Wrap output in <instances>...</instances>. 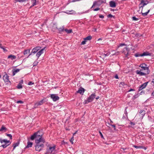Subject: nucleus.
<instances>
[{"instance_id":"nucleus-1","label":"nucleus","mask_w":154,"mask_h":154,"mask_svg":"<svg viewBox=\"0 0 154 154\" xmlns=\"http://www.w3.org/2000/svg\"><path fill=\"white\" fill-rule=\"evenodd\" d=\"M149 2L147 0H141V2L139 5V7L140 8H142V11L141 14L143 16H145L147 15L148 14L150 11V9H148V11L145 13H143L142 12L143 7L149 3Z\"/></svg>"},{"instance_id":"nucleus-2","label":"nucleus","mask_w":154,"mask_h":154,"mask_svg":"<svg viewBox=\"0 0 154 154\" xmlns=\"http://www.w3.org/2000/svg\"><path fill=\"white\" fill-rule=\"evenodd\" d=\"M41 140L39 139L38 140H35V143L36 144L35 146V150L36 151L40 152L42 150L44 147L43 143H42V141H41Z\"/></svg>"},{"instance_id":"nucleus-3","label":"nucleus","mask_w":154,"mask_h":154,"mask_svg":"<svg viewBox=\"0 0 154 154\" xmlns=\"http://www.w3.org/2000/svg\"><path fill=\"white\" fill-rule=\"evenodd\" d=\"M36 133V135L37 137V139L35 140H38L39 139L41 140V141H42V143H45V140L42 137V132L40 131H38L35 132Z\"/></svg>"},{"instance_id":"nucleus-4","label":"nucleus","mask_w":154,"mask_h":154,"mask_svg":"<svg viewBox=\"0 0 154 154\" xmlns=\"http://www.w3.org/2000/svg\"><path fill=\"white\" fill-rule=\"evenodd\" d=\"M56 148V146L55 145H54L53 146H47L46 149V152L45 154L51 153Z\"/></svg>"},{"instance_id":"nucleus-5","label":"nucleus","mask_w":154,"mask_h":154,"mask_svg":"<svg viewBox=\"0 0 154 154\" xmlns=\"http://www.w3.org/2000/svg\"><path fill=\"white\" fill-rule=\"evenodd\" d=\"M147 66V65L145 63H142L139 66L142 69H140L141 70H146V72H147V74H149L150 72V71L149 67Z\"/></svg>"},{"instance_id":"nucleus-6","label":"nucleus","mask_w":154,"mask_h":154,"mask_svg":"<svg viewBox=\"0 0 154 154\" xmlns=\"http://www.w3.org/2000/svg\"><path fill=\"white\" fill-rule=\"evenodd\" d=\"M150 56L151 55V54L149 53L148 51L144 52L142 54H139V53H137L134 54V56L136 57H143L144 56Z\"/></svg>"},{"instance_id":"nucleus-7","label":"nucleus","mask_w":154,"mask_h":154,"mask_svg":"<svg viewBox=\"0 0 154 154\" xmlns=\"http://www.w3.org/2000/svg\"><path fill=\"white\" fill-rule=\"evenodd\" d=\"M41 48V47L39 46H37L33 48L32 49V51L30 52V53L28 56V57L30 55H31L32 53L35 54V53H37L38 51L40 50Z\"/></svg>"},{"instance_id":"nucleus-8","label":"nucleus","mask_w":154,"mask_h":154,"mask_svg":"<svg viewBox=\"0 0 154 154\" xmlns=\"http://www.w3.org/2000/svg\"><path fill=\"white\" fill-rule=\"evenodd\" d=\"M130 51V49L129 48H128L127 47H125L123 49V51H122V52L125 55L126 57H127L128 56L129 52Z\"/></svg>"},{"instance_id":"nucleus-9","label":"nucleus","mask_w":154,"mask_h":154,"mask_svg":"<svg viewBox=\"0 0 154 154\" xmlns=\"http://www.w3.org/2000/svg\"><path fill=\"white\" fill-rule=\"evenodd\" d=\"M50 97L54 101H56L59 99V97L55 94H51Z\"/></svg>"},{"instance_id":"nucleus-10","label":"nucleus","mask_w":154,"mask_h":154,"mask_svg":"<svg viewBox=\"0 0 154 154\" xmlns=\"http://www.w3.org/2000/svg\"><path fill=\"white\" fill-rule=\"evenodd\" d=\"M96 95L95 93L92 94L88 98V99L89 101V102H91L93 100L95 97Z\"/></svg>"},{"instance_id":"nucleus-11","label":"nucleus","mask_w":154,"mask_h":154,"mask_svg":"<svg viewBox=\"0 0 154 154\" xmlns=\"http://www.w3.org/2000/svg\"><path fill=\"white\" fill-rule=\"evenodd\" d=\"M46 47H45L43 48L40 50L38 51L36 54V56L38 58V59L39 57L43 53V51H44Z\"/></svg>"},{"instance_id":"nucleus-12","label":"nucleus","mask_w":154,"mask_h":154,"mask_svg":"<svg viewBox=\"0 0 154 154\" xmlns=\"http://www.w3.org/2000/svg\"><path fill=\"white\" fill-rule=\"evenodd\" d=\"M45 99H43L39 101L38 102H37L35 104V107H37L43 104L45 102Z\"/></svg>"},{"instance_id":"nucleus-13","label":"nucleus","mask_w":154,"mask_h":154,"mask_svg":"<svg viewBox=\"0 0 154 154\" xmlns=\"http://www.w3.org/2000/svg\"><path fill=\"white\" fill-rule=\"evenodd\" d=\"M149 82H146L143 84L141 85L139 87L138 91L141 90L143 89L146 86L148 83Z\"/></svg>"},{"instance_id":"nucleus-14","label":"nucleus","mask_w":154,"mask_h":154,"mask_svg":"<svg viewBox=\"0 0 154 154\" xmlns=\"http://www.w3.org/2000/svg\"><path fill=\"white\" fill-rule=\"evenodd\" d=\"M142 70H137L136 71V73L138 75H139V76H141L143 75H147V72L146 73H144L142 72H141Z\"/></svg>"},{"instance_id":"nucleus-15","label":"nucleus","mask_w":154,"mask_h":154,"mask_svg":"<svg viewBox=\"0 0 154 154\" xmlns=\"http://www.w3.org/2000/svg\"><path fill=\"white\" fill-rule=\"evenodd\" d=\"M9 76L6 73L3 76V79L5 82H9Z\"/></svg>"},{"instance_id":"nucleus-16","label":"nucleus","mask_w":154,"mask_h":154,"mask_svg":"<svg viewBox=\"0 0 154 154\" xmlns=\"http://www.w3.org/2000/svg\"><path fill=\"white\" fill-rule=\"evenodd\" d=\"M85 89L81 87L79 88L78 90L76 92L77 93H79L81 94H83V93L85 92Z\"/></svg>"},{"instance_id":"nucleus-17","label":"nucleus","mask_w":154,"mask_h":154,"mask_svg":"<svg viewBox=\"0 0 154 154\" xmlns=\"http://www.w3.org/2000/svg\"><path fill=\"white\" fill-rule=\"evenodd\" d=\"M23 83V79L20 80L19 83L18 84L17 86L16 87L17 89H20L22 88H23L22 84Z\"/></svg>"},{"instance_id":"nucleus-18","label":"nucleus","mask_w":154,"mask_h":154,"mask_svg":"<svg viewBox=\"0 0 154 154\" xmlns=\"http://www.w3.org/2000/svg\"><path fill=\"white\" fill-rule=\"evenodd\" d=\"M110 6L111 8H115L116 6V3L113 1H110L109 2Z\"/></svg>"},{"instance_id":"nucleus-19","label":"nucleus","mask_w":154,"mask_h":154,"mask_svg":"<svg viewBox=\"0 0 154 154\" xmlns=\"http://www.w3.org/2000/svg\"><path fill=\"white\" fill-rule=\"evenodd\" d=\"M56 28L57 29V32L58 33H61L62 32H63L64 31V30L65 29H64V26H63L61 28H58L57 27H56Z\"/></svg>"},{"instance_id":"nucleus-20","label":"nucleus","mask_w":154,"mask_h":154,"mask_svg":"<svg viewBox=\"0 0 154 154\" xmlns=\"http://www.w3.org/2000/svg\"><path fill=\"white\" fill-rule=\"evenodd\" d=\"M20 70V69H14L12 70V76L14 75L16 73L19 72Z\"/></svg>"},{"instance_id":"nucleus-21","label":"nucleus","mask_w":154,"mask_h":154,"mask_svg":"<svg viewBox=\"0 0 154 154\" xmlns=\"http://www.w3.org/2000/svg\"><path fill=\"white\" fill-rule=\"evenodd\" d=\"M20 144V141H18L16 143L14 142V143L13 145L12 146L13 147V150L15 148L17 147Z\"/></svg>"},{"instance_id":"nucleus-22","label":"nucleus","mask_w":154,"mask_h":154,"mask_svg":"<svg viewBox=\"0 0 154 154\" xmlns=\"http://www.w3.org/2000/svg\"><path fill=\"white\" fill-rule=\"evenodd\" d=\"M30 139L32 140H33L35 139H37V137L36 135V133H34V134L32 135L30 137Z\"/></svg>"},{"instance_id":"nucleus-23","label":"nucleus","mask_w":154,"mask_h":154,"mask_svg":"<svg viewBox=\"0 0 154 154\" xmlns=\"http://www.w3.org/2000/svg\"><path fill=\"white\" fill-rule=\"evenodd\" d=\"M33 143L32 142L28 141L27 142V146H26V148H29L32 147Z\"/></svg>"},{"instance_id":"nucleus-24","label":"nucleus","mask_w":154,"mask_h":154,"mask_svg":"<svg viewBox=\"0 0 154 154\" xmlns=\"http://www.w3.org/2000/svg\"><path fill=\"white\" fill-rule=\"evenodd\" d=\"M0 141L1 143H2L4 142L6 144H7L10 142L9 140H8L6 139L2 140L1 139H0Z\"/></svg>"},{"instance_id":"nucleus-25","label":"nucleus","mask_w":154,"mask_h":154,"mask_svg":"<svg viewBox=\"0 0 154 154\" xmlns=\"http://www.w3.org/2000/svg\"><path fill=\"white\" fill-rule=\"evenodd\" d=\"M7 128L6 127L2 126L0 129V131H4L5 132L6 131Z\"/></svg>"},{"instance_id":"nucleus-26","label":"nucleus","mask_w":154,"mask_h":154,"mask_svg":"<svg viewBox=\"0 0 154 154\" xmlns=\"http://www.w3.org/2000/svg\"><path fill=\"white\" fill-rule=\"evenodd\" d=\"M145 111L143 110H141L140 111L139 113L141 114V117H143L145 114Z\"/></svg>"},{"instance_id":"nucleus-27","label":"nucleus","mask_w":154,"mask_h":154,"mask_svg":"<svg viewBox=\"0 0 154 154\" xmlns=\"http://www.w3.org/2000/svg\"><path fill=\"white\" fill-rule=\"evenodd\" d=\"M64 31L66 32L67 33L69 34L72 32V29H65Z\"/></svg>"},{"instance_id":"nucleus-28","label":"nucleus","mask_w":154,"mask_h":154,"mask_svg":"<svg viewBox=\"0 0 154 154\" xmlns=\"http://www.w3.org/2000/svg\"><path fill=\"white\" fill-rule=\"evenodd\" d=\"M74 12V11L73 10H71V11H66L64 12L68 14H73Z\"/></svg>"},{"instance_id":"nucleus-29","label":"nucleus","mask_w":154,"mask_h":154,"mask_svg":"<svg viewBox=\"0 0 154 154\" xmlns=\"http://www.w3.org/2000/svg\"><path fill=\"white\" fill-rule=\"evenodd\" d=\"M92 39V36H88L85 38H84V39L85 40H90Z\"/></svg>"},{"instance_id":"nucleus-30","label":"nucleus","mask_w":154,"mask_h":154,"mask_svg":"<svg viewBox=\"0 0 154 154\" xmlns=\"http://www.w3.org/2000/svg\"><path fill=\"white\" fill-rule=\"evenodd\" d=\"M98 2H97V1H94L93 3V5L91 7V8H92L94 7L96 5H100V4H99V5L97 3Z\"/></svg>"},{"instance_id":"nucleus-31","label":"nucleus","mask_w":154,"mask_h":154,"mask_svg":"<svg viewBox=\"0 0 154 154\" xmlns=\"http://www.w3.org/2000/svg\"><path fill=\"white\" fill-rule=\"evenodd\" d=\"M16 56L12 54H10V59L11 60H16Z\"/></svg>"},{"instance_id":"nucleus-32","label":"nucleus","mask_w":154,"mask_h":154,"mask_svg":"<svg viewBox=\"0 0 154 154\" xmlns=\"http://www.w3.org/2000/svg\"><path fill=\"white\" fill-rule=\"evenodd\" d=\"M30 50H25L24 51L23 54L25 55L27 54L28 53H29Z\"/></svg>"},{"instance_id":"nucleus-33","label":"nucleus","mask_w":154,"mask_h":154,"mask_svg":"<svg viewBox=\"0 0 154 154\" xmlns=\"http://www.w3.org/2000/svg\"><path fill=\"white\" fill-rule=\"evenodd\" d=\"M128 108V106H127L125 108V112H124V113L125 114V115H126V116L127 118H128V112H127L126 110Z\"/></svg>"},{"instance_id":"nucleus-34","label":"nucleus","mask_w":154,"mask_h":154,"mask_svg":"<svg viewBox=\"0 0 154 154\" xmlns=\"http://www.w3.org/2000/svg\"><path fill=\"white\" fill-rule=\"evenodd\" d=\"M139 95H140L139 94H136L135 95H134V96H133V99H136V98L138 97H139Z\"/></svg>"},{"instance_id":"nucleus-35","label":"nucleus","mask_w":154,"mask_h":154,"mask_svg":"<svg viewBox=\"0 0 154 154\" xmlns=\"http://www.w3.org/2000/svg\"><path fill=\"white\" fill-rule=\"evenodd\" d=\"M107 17L108 18H112V17H113L114 18H115V16H113L111 14H109L108 15H107Z\"/></svg>"},{"instance_id":"nucleus-36","label":"nucleus","mask_w":154,"mask_h":154,"mask_svg":"<svg viewBox=\"0 0 154 154\" xmlns=\"http://www.w3.org/2000/svg\"><path fill=\"white\" fill-rule=\"evenodd\" d=\"M133 20L137 21L139 20V19L136 18L135 17H133L132 18Z\"/></svg>"},{"instance_id":"nucleus-37","label":"nucleus","mask_w":154,"mask_h":154,"mask_svg":"<svg viewBox=\"0 0 154 154\" xmlns=\"http://www.w3.org/2000/svg\"><path fill=\"white\" fill-rule=\"evenodd\" d=\"M130 124L131 125V127L132 128H134V125H135V123L134 122H131V121H130Z\"/></svg>"},{"instance_id":"nucleus-38","label":"nucleus","mask_w":154,"mask_h":154,"mask_svg":"<svg viewBox=\"0 0 154 154\" xmlns=\"http://www.w3.org/2000/svg\"><path fill=\"white\" fill-rule=\"evenodd\" d=\"M31 2H32L33 5H36V0H31Z\"/></svg>"},{"instance_id":"nucleus-39","label":"nucleus","mask_w":154,"mask_h":154,"mask_svg":"<svg viewBox=\"0 0 154 154\" xmlns=\"http://www.w3.org/2000/svg\"><path fill=\"white\" fill-rule=\"evenodd\" d=\"M90 103V102H89V100H88V99H87V100H85L83 103L84 104H88V103Z\"/></svg>"},{"instance_id":"nucleus-40","label":"nucleus","mask_w":154,"mask_h":154,"mask_svg":"<svg viewBox=\"0 0 154 154\" xmlns=\"http://www.w3.org/2000/svg\"><path fill=\"white\" fill-rule=\"evenodd\" d=\"M73 140H74V136H73L71 138L70 140V141L72 144H73Z\"/></svg>"},{"instance_id":"nucleus-41","label":"nucleus","mask_w":154,"mask_h":154,"mask_svg":"<svg viewBox=\"0 0 154 154\" xmlns=\"http://www.w3.org/2000/svg\"><path fill=\"white\" fill-rule=\"evenodd\" d=\"M126 44L125 43H121L119 44V45L118 47V48H119L120 47L123 46H125L126 45Z\"/></svg>"},{"instance_id":"nucleus-42","label":"nucleus","mask_w":154,"mask_h":154,"mask_svg":"<svg viewBox=\"0 0 154 154\" xmlns=\"http://www.w3.org/2000/svg\"><path fill=\"white\" fill-rule=\"evenodd\" d=\"M99 134H100V136L101 137V138H103V139H104V137H103V134L100 131H99Z\"/></svg>"},{"instance_id":"nucleus-43","label":"nucleus","mask_w":154,"mask_h":154,"mask_svg":"<svg viewBox=\"0 0 154 154\" xmlns=\"http://www.w3.org/2000/svg\"><path fill=\"white\" fill-rule=\"evenodd\" d=\"M119 86H120V85H126V84H125V83L124 82H120V83L119 84Z\"/></svg>"},{"instance_id":"nucleus-44","label":"nucleus","mask_w":154,"mask_h":154,"mask_svg":"<svg viewBox=\"0 0 154 154\" xmlns=\"http://www.w3.org/2000/svg\"><path fill=\"white\" fill-rule=\"evenodd\" d=\"M134 146L135 148H136L137 149H138V148H142V146Z\"/></svg>"},{"instance_id":"nucleus-45","label":"nucleus","mask_w":154,"mask_h":154,"mask_svg":"<svg viewBox=\"0 0 154 154\" xmlns=\"http://www.w3.org/2000/svg\"><path fill=\"white\" fill-rule=\"evenodd\" d=\"M86 41L85 40H84V41H83L81 43V45H85L86 43Z\"/></svg>"},{"instance_id":"nucleus-46","label":"nucleus","mask_w":154,"mask_h":154,"mask_svg":"<svg viewBox=\"0 0 154 154\" xmlns=\"http://www.w3.org/2000/svg\"><path fill=\"white\" fill-rule=\"evenodd\" d=\"M145 93V91H141L139 93V95H142L143 94H144Z\"/></svg>"},{"instance_id":"nucleus-47","label":"nucleus","mask_w":154,"mask_h":154,"mask_svg":"<svg viewBox=\"0 0 154 154\" xmlns=\"http://www.w3.org/2000/svg\"><path fill=\"white\" fill-rule=\"evenodd\" d=\"M17 103H21V104H22V103H23V102L22 101H21V100H18V101H17Z\"/></svg>"},{"instance_id":"nucleus-48","label":"nucleus","mask_w":154,"mask_h":154,"mask_svg":"<svg viewBox=\"0 0 154 154\" xmlns=\"http://www.w3.org/2000/svg\"><path fill=\"white\" fill-rule=\"evenodd\" d=\"M38 62H37V61L34 62L33 64V66H36L37 65V64H38Z\"/></svg>"},{"instance_id":"nucleus-49","label":"nucleus","mask_w":154,"mask_h":154,"mask_svg":"<svg viewBox=\"0 0 154 154\" xmlns=\"http://www.w3.org/2000/svg\"><path fill=\"white\" fill-rule=\"evenodd\" d=\"M34 84V83L32 82H30L28 83V85H31Z\"/></svg>"},{"instance_id":"nucleus-50","label":"nucleus","mask_w":154,"mask_h":154,"mask_svg":"<svg viewBox=\"0 0 154 154\" xmlns=\"http://www.w3.org/2000/svg\"><path fill=\"white\" fill-rule=\"evenodd\" d=\"M8 145L6 144H3L1 145V146H2L3 148H5Z\"/></svg>"},{"instance_id":"nucleus-51","label":"nucleus","mask_w":154,"mask_h":154,"mask_svg":"<svg viewBox=\"0 0 154 154\" xmlns=\"http://www.w3.org/2000/svg\"><path fill=\"white\" fill-rule=\"evenodd\" d=\"M100 8H96L95 9H94L93 10L94 11H98L100 10Z\"/></svg>"},{"instance_id":"nucleus-52","label":"nucleus","mask_w":154,"mask_h":154,"mask_svg":"<svg viewBox=\"0 0 154 154\" xmlns=\"http://www.w3.org/2000/svg\"><path fill=\"white\" fill-rule=\"evenodd\" d=\"M99 17L100 18H102V19L104 17V16L102 15H99Z\"/></svg>"},{"instance_id":"nucleus-53","label":"nucleus","mask_w":154,"mask_h":154,"mask_svg":"<svg viewBox=\"0 0 154 154\" xmlns=\"http://www.w3.org/2000/svg\"><path fill=\"white\" fill-rule=\"evenodd\" d=\"M109 54V53H107L106 54H104L103 55H104L105 57L106 56H108Z\"/></svg>"},{"instance_id":"nucleus-54","label":"nucleus","mask_w":154,"mask_h":154,"mask_svg":"<svg viewBox=\"0 0 154 154\" xmlns=\"http://www.w3.org/2000/svg\"><path fill=\"white\" fill-rule=\"evenodd\" d=\"M112 126L114 128V129L116 130V126L115 125H110Z\"/></svg>"},{"instance_id":"nucleus-55","label":"nucleus","mask_w":154,"mask_h":154,"mask_svg":"<svg viewBox=\"0 0 154 154\" xmlns=\"http://www.w3.org/2000/svg\"><path fill=\"white\" fill-rule=\"evenodd\" d=\"M115 78L116 79H119V77H118V75L117 74H116L115 75Z\"/></svg>"},{"instance_id":"nucleus-56","label":"nucleus","mask_w":154,"mask_h":154,"mask_svg":"<svg viewBox=\"0 0 154 154\" xmlns=\"http://www.w3.org/2000/svg\"><path fill=\"white\" fill-rule=\"evenodd\" d=\"M135 91V90L134 89H133L131 88L128 91V92H130V91Z\"/></svg>"},{"instance_id":"nucleus-57","label":"nucleus","mask_w":154,"mask_h":154,"mask_svg":"<svg viewBox=\"0 0 154 154\" xmlns=\"http://www.w3.org/2000/svg\"><path fill=\"white\" fill-rule=\"evenodd\" d=\"M146 91L147 92H149L150 91V89L149 88H147V89H146Z\"/></svg>"},{"instance_id":"nucleus-58","label":"nucleus","mask_w":154,"mask_h":154,"mask_svg":"<svg viewBox=\"0 0 154 154\" xmlns=\"http://www.w3.org/2000/svg\"><path fill=\"white\" fill-rule=\"evenodd\" d=\"M0 48H1L2 49L4 48V47L2 45V44H1L0 43Z\"/></svg>"},{"instance_id":"nucleus-59","label":"nucleus","mask_w":154,"mask_h":154,"mask_svg":"<svg viewBox=\"0 0 154 154\" xmlns=\"http://www.w3.org/2000/svg\"><path fill=\"white\" fill-rule=\"evenodd\" d=\"M2 49L3 50V51L5 52H6L7 51V50L4 47V48Z\"/></svg>"},{"instance_id":"nucleus-60","label":"nucleus","mask_w":154,"mask_h":154,"mask_svg":"<svg viewBox=\"0 0 154 154\" xmlns=\"http://www.w3.org/2000/svg\"><path fill=\"white\" fill-rule=\"evenodd\" d=\"M127 149L126 148H122L121 149H122L124 151Z\"/></svg>"},{"instance_id":"nucleus-61","label":"nucleus","mask_w":154,"mask_h":154,"mask_svg":"<svg viewBox=\"0 0 154 154\" xmlns=\"http://www.w3.org/2000/svg\"><path fill=\"white\" fill-rule=\"evenodd\" d=\"M99 2H101V4L104 3L103 1V0H99Z\"/></svg>"},{"instance_id":"nucleus-62","label":"nucleus","mask_w":154,"mask_h":154,"mask_svg":"<svg viewBox=\"0 0 154 154\" xmlns=\"http://www.w3.org/2000/svg\"><path fill=\"white\" fill-rule=\"evenodd\" d=\"M151 95L152 96H154V91L152 92Z\"/></svg>"},{"instance_id":"nucleus-63","label":"nucleus","mask_w":154,"mask_h":154,"mask_svg":"<svg viewBox=\"0 0 154 154\" xmlns=\"http://www.w3.org/2000/svg\"><path fill=\"white\" fill-rule=\"evenodd\" d=\"M34 6H35V5H33V4H32V5L31 6H30V7L29 8H32Z\"/></svg>"},{"instance_id":"nucleus-64","label":"nucleus","mask_w":154,"mask_h":154,"mask_svg":"<svg viewBox=\"0 0 154 154\" xmlns=\"http://www.w3.org/2000/svg\"><path fill=\"white\" fill-rule=\"evenodd\" d=\"M100 98V97L99 96H97L96 97V100H97Z\"/></svg>"}]
</instances>
